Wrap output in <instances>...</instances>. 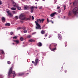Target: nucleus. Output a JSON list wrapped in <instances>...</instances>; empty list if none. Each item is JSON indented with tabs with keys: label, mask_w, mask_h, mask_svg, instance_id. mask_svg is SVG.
Masks as SVG:
<instances>
[{
	"label": "nucleus",
	"mask_w": 78,
	"mask_h": 78,
	"mask_svg": "<svg viewBox=\"0 0 78 78\" xmlns=\"http://www.w3.org/2000/svg\"><path fill=\"white\" fill-rule=\"evenodd\" d=\"M44 20H45L44 19H38L37 20V21H35L36 25L37 26V27H36V29H40V30H41V26H40V25L39 24L38 22H39L40 21V23H43Z\"/></svg>",
	"instance_id": "nucleus-1"
},
{
	"label": "nucleus",
	"mask_w": 78,
	"mask_h": 78,
	"mask_svg": "<svg viewBox=\"0 0 78 78\" xmlns=\"http://www.w3.org/2000/svg\"><path fill=\"white\" fill-rule=\"evenodd\" d=\"M12 67H11L9 69L8 74L9 76L10 75V74L12 73V74H13V77H15L16 76V73H15V71H12Z\"/></svg>",
	"instance_id": "nucleus-2"
},
{
	"label": "nucleus",
	"mask_w": 78,
	"mask_h": 78,
	"mask_svg": "<svg viewBox=\"0 0 78 78\" xmlns=\"http://www.w3.org/2000/svg\"><path fill=\"white\" fill-rule=\"evenodd\" d=\"M78 8L77 7L75 8L73 10V12L74 15H75V16H76L77 14H78Z\"/></svg>",
	"instance_id": "nucleus-3"
},
{
	"label": "nucleus",
	"mask_w": 78,
	"mask_h": 78,
	"mask_svg": "<svg viewBox=\"0 0 78 78\" xmlns=\"http://www.w3.org/2000/svg\"><path fill=\"white\" fill-rule=\"evenodd\" d=\"M6 12L9 16H12V14L11 13L9 9H7L6 10Z\"/></svg>",
	"instance_id": "nucleus-4"
},
{
	"label": "nucleus",
	"mask_w": 78,
	"mask_h": 78,
	"mask_svg": "<svg viewBox=\"0 0 78 78\" xmlns=\"http://www.w3.org/2000/svg\"><path fill=\"white\" fill-rule=\"evenodd\" d=\"M25 15L23 14H21L20 16V19H21V20H24L25 18V17H24V16Z\"/></svg>",
	"instance_id": "nucleus-5"
},
{
	"label": "nucleus",
	"mask_w": 78,
	"mask_h": 78,
	"mask_svg": "<svg viewBox=\"0 0 78 78\" xmlns=\"http://www.w3.org/2000/svg\"><path fill=\"white\" fill-rule=\"evenodd\" d=\"M30 9V7L28 5H25L24 6V10H28Z\"/></svg>",
	"instance_id": "nucleus-6"
},
{
	"label": "nucleus",
	"mask_w": 78,
	"mask_h": 78,
	"mask_svg": "<svg viewBox=\"0 0 78 78\" xmlns=\"http://www.w3.org/2000/svg\"><path fill=\"white\" fill-rule=\"evenodd\" d=\"M39 62V59L38 58H36L35 61V65L37 66V64Z\"/></svg>",
	"instance_id": "nucleus-7"
},
{
	"label": "nucleus",
	"mask_w": 78,
	"mask_h": 78,
	"mask_svg": "<svg viewBox=\"0 0 78 78\" xmlns=\"http://www.w3.org/2000/svg\"><path fill=\"white\" fill-rule=\"evenodd\" d=\"M58 39H59L60 40H61V39L62 38V37L61 34H58Z\"/></svg>",
	"instance_id": "nucleus-8"
},
{
	"label": "nucleus",
	"mask_w": 78,
	"mask_h": 78,
	"mask_svg": "<svg viewBox=\"0 0 78 78\" xmlns=\"http://www.w3.org/2000/svg\"><path fill=\"white\" fill-rule=\"evenodd\" d=\"M56 14V12H55L51 14L50 15L51 17H54V16H55V15Z\"/></svg>",
	"instance_id": "nucleus-9"
},
{
	"label": "nucleus",
	"mask_w": 78,
	"mask_h": 78,
	"mask_svg": "<svg viewBox=\"0 0 78 78\" xmlns=\"http://www.w3.org/2000/svg\"><path fill=\"white\" fill-rule=\"evenodd\" d=\"M31 19V16H30L29 18H26L25 17V18H24V20H30V19Z\"/></svg>",
	"instance_id": "nucleus-10"
},
{
	"label": "nucleus",
	"mask_w": 78,
	"mask_h": 78,
	"mask_svg": "<svg viewBox=\"0 0 78 78\" xmlns=\"http://www.w3.org/2000/svg\"><path fill=\"white\" fill-rule=\"evenodd\" d=\"M42 44L40 42H39L37 44V45H38V46L39 47H41V46H42Z\"/></svg>",
	"instance_id": "nucleus-11"
},
{
	"label": "nucleus",
	"mask_w": 78,
	"mask_h": 78,
	"mask_svg": "<svg viewBox=\"0 0 78 78\" xmlns=\"http://www.w3.org/2000/svg\"><path fill=\"white\" fill-rule=\"evenodd\" d=\"M12 4L14 7H17V4H16V3H15L14 2H12Z\"/></svg>",
	"instance_id": "nucleus-12"
},
{
	"label": "nucleus",
	"mask_w": 78,
	"mask_h": 78,
	"mask_svg": "<svg viewBox=\"0 0 78 78\" xmlns=\"http://www.w3.org/2000/svg\"><path fill=\"white\" fill-rule=\"evenodd\" d=\"M19 76H22V75H24V73H19Z\"/></svg>",
	"instance_id": "nucleus-13"
},
{
	"label": "nucleus",
	"mask_w": 78,
	"mask_h": 78,
	"mask_svg": "<svg viewBox=\"0 0 78 78\" xmlns=\"http://www.w3.org/2000/svg\"><path fill=\"white\" fill-rule=\"evenodd\" d=\"M29 42H35V40L31 39L29 40Z\"/></svg>",
	"instance_id": "nucleus-14"
},
{
	"label": "nucleus",
	"mask_w": 78,
	"mask_h": 78,
	"mask_svg": "<svg viewBox=\"0 0 78 78\" xmlns=\"http://www.w3.org/2000/svg\"><path fill=\"white\" fill-rule=\"evenodd\" d=\"M72 15V12L71 11H70L68 13V16H71Z\"/></svg>",
	"instance_id": "nucleus-15"
},
{
	"label": "nucleus",
	"mask_w": 78,
	"mask_h": 78,
	"mask_svg": "<svg viewBox=\"0 0 78 78\" xmlns=\"http://www.w3.org/2000/svg\"><path fill=\"white\" fill-rule=\"evenodd\" d=\"M2 20L3 22H5V18L4 17H2Z\"/></svg>",
	"instance_id": "nucleus-16"
},
{
	"label": "nucleus",
	"mask_w": 78,
	"mask_h": 78,
	"mask_svg": "<svg viewBox=\"0 0 78 78\" xmlns=\"http://www.w3.org/2000/svg\"><path fill=\"white\" fill-rule=\"evenodd\" d=\"M11 10H12L13 11H16V8L14 7H12L11 8Z\"/></svg>",
	"instance_id": "nucleus-17"
},
{
	"label": "nucleus",
	"mask_w": 78,
	"mask_h": 78,
	"mask_svg": "<svg viewBox=\"0 0 78 78\" xmlns=\"http://www.w3.org/2000/svg\"><path fill=\"white\" fill-rule=\"evenodd\" d=\"M47 20L48 21V23L49 22H51L52 23H54L53 21H52L51 20L50 21L48 20V19H47Z\"/></svg>",
	"instance_id": "nucleus-18"
},
{
	"label": "nucleus",
	"mask_w": 78,
	"mask_h": 78,
	"mask_svg": "<svg viewBox=\"0 0 78 78\" xmlns=\"http://www.w3.org/2000/svg\"><path fill=\"white\" fill-rule=\"evenodd\" d=\"M45 32L44 30H42L41 31V33L42 34H45Z\"/></svg>",
	"instance_id": "nucleus-19"
},
{
	"label": "nucleus",
	"mask_w": 78,
	"mask_h": 78,
	"mask_svg": "<svg viewBox=\"0 0 78 78\" xmlns=\"http://www.w3.org/2000/svg\"><path fill=\"white\" fill-rule=\"evenodd\" d=\"M6 26H10V24L9 23H7L5 24Z\"/></svg>",
	"instance_id": "nucleus-20"
},
{
	"label": "nucleus",
	"mask_w": 78,
	"mask_h": 78,
	"mask_svg": "<svg viewBox=\"0 0 78 78\" xmlns=\"http://www.w3.org/2000/svg\"><path fill=\"white\" fill-rule=\"evenodd\" d=\"M20 40L21 41H23V37H21L20 38Z\"/></svg>",
	"instance_id": "nucleus-21"
},
{
	"label": "nucleus",
	"mask_w": 78,
	"mask_h": 78,
	"mask_svg": "<svg viewBox=\"0 0 78 78\" xmlns=\"http://www.w3.org/2000/svg\"><path fill=\"white\" fill-rule=\"evenodd\" d=\"M16 8H17L18 9H19V10L21 9V8H20V7H18V6H17Z\"/></svg>",
	"instance_id": "nucleus-22"
},
{
	"label": "nucleus",
	"mask_w": 78,
	"mask_h": 78,
	"mask_svg": "<svg viewBox=\"0 0 78 78\" xmlns=\"http://www.w3.org/2000/svg\"><path fill=\"white\" fill-rule=\"evenodd\" d=\"M56 48H55L52 49L51 50V51H54V50H56Z\"/></svg>",
	"instance_id": "nucleus-23"
},
{
	"label": "nucleus",
	"mask_w": 78,
	"mask_h": 78,
	"mask_svg": "<svg viewBox=\"0 0 78 78\" xmlns=\"http://www.w3.org/2000/svg\"><path fill=\"white\" fill-rule=\"evenodd\" d=\"M34 8H35L34 7L32 6L30 7V9H34Z\"/></svg>",
	"instance_id": "nucleus-24"
},
{
	"label": "nucleus",
	"mask_w": 78,
	"mask_h": 78,
	"mask_svg": "<svg viewBox=\"0 0 78 78\" xmlns=\"http://www.w3.org/2000/svg\"><path fill=\"white\" fill-rule=\"evenodd\" d=\"M16 44H19V41L18 40H16Z\"/></svg>",
	"instance_id": "nucleus-25"
},
{
	"label": "nucleus",
	"mask_w": 78,
	"mask_h": 78,
	"mask_svg": "<svg viewBox=\"0 0 78 78\" xmlns=\"http://www.w3.org/2000/svg\"><path fill=\"white\" fill-rule=\"evenodd\" d=\"M65 47H66V46H67V42H65Z\"/></svg>",
	"instance_id": "nucleus-26"
},
{
	"label": "nucleus",
	"mask_w": 78,
	"mask_h": 78,
	"mask_svg": "<svg viewBox=\"0 0 78 78\" xmlns=\"http://www.w3.org/2000/svg\"><path fill=\"white\" fill-rule=\"evenodd\" d=\"M23 29L24 30H25L26 29V28L25 27H23Z\"/></svg>",
	"instance_id": "nucleus-27"
},
{
	"label": "nucleus",
	"mask_w": 78,
	"mask_h": 78,
	"mask_svg": "<svg viewBox=\"0 0 78 78\" xmlns=\"http://www.w3.org/2000/svg\"><path fill=\"white\" fill-rule=\"evenodd\" d=\"M17 38V36H15L14 37H13V39H16Z\"/></svg>",
	"instance_id": "nucleus-28"
},
{
	"label": "nucleus",
	"mask_w": 78,
	"mask_h": 78,
	"mask_svg": "<svg viewBox=\"0 0 78 78\" xmlns=\"http://www.w3.org/2000/svg\"><path fill=\"white\" fill-rule=\"evenodd\" d=\"M23 33H27V30H24Z\"/></svg>",
	"instance_id": "nucleus-29"
},
{
	"label": "nucleus",
	"mask_w": 78,
	"mask_h": 78,
	"mask_svg": "<svg viewBox=\"0 0 78 78\" xmlns=\"http://www.w3.org/2000/svg\"><path fill=\"white\" fill-rule=\"evenodd\" d=\"M1 51H2V54H4V51H3V50H1Z\"/></svg>",
	"instance_id": "nucleus-30"
},
{
	"label": "nucleus",
	"mask_w": 78,
	"mask_h": 78,
	"mask_svg": "<svg viewBox=\"0 0 78 78\" xmlns=\"http://www.w3.org/2000/svg\"><path fill=\"white\" fill-rule=\"evenodd\" d=\"M13 34H14V32H10V34L11 35H12Z\"/></svg>",
	"instance_id": "nucleus-31"
},
{
	"label": "nucleus",
	"mask_w": 78,
	"mask_h": 78,
	"mask_svg": "<svg viewBox=\"0 0 78 78\" xmlns=\"http://www.w3.org/2000/svg\"><path fill=\"white\" fill-rule=\"evenodd\" d=\"M31 37V36L30 35H29L27 36V38H30Z\"/></svg>",
	"instance_id": "nucleus-32"
},
{
	"label": "nucleus",
	"mask_w": 78,
	"mask_h": 78,
	"mask_svg": "<svg viewBox=\"0 0 78 78\" xmlns=\"http://www.w3.org/2000/svg\"><path fill=\"white\" fill-rule=\"evenodd\" d=\"M7 64H11V62H10V61H8Z\"/></svg>",
	"instance_id": "nucleus-33"
},
{
	"label": "nucleus",
	"mask_w": 78,
	"mask_h": 78,
	"mask_svg": "<svg viewBox=\"0 0 78 78\" xmlns=\"http://www.w3.org/2000/svg\"><path fill=\"white\" fill-rule=\"evenodd\" d=\"M20 29H22V27H20L17 28V30H20Z\"/></svg>",
	"instance_id": "nucleus-34"
},
{
	"label": "nucleus",
	"mask_w": 78,
	"mask_h": 78,
	"mask_svg": "<svg viewBox=\"0 0 78 78\" xmlns=\"http://www.w3.org/2000/svg\"><path fill=\"white\" fill-rule=\"evenodd\" d=\"M32 20H33L34 19V17H33V16H32Z\"/></svg>",
	"instance_id": "nucleus-35"
},
{
	"label": "nucleus",
	"mask_w": 78,
	"mask_h": 78,
	"mask_svg": "<svg viewBox=\"0 0 78 78\" xmlns=\"http://www.w3.org/2000/svg\"><path fill=\"white\" fill-rule=\"evenodd\" d=\"M58 13H60V12H61V10H58Z\"/></svg>",
	"instance_id": "nucleus-36"
},
{
	"label": "nucleus",
	"mask_w": 78,
	"mask_h": 78,
	"mask_svg": "<svg viewBox=\"0 0 78 78\" xmlns=\"http://www.w3.org/2000/svg\"><path fill=\"white\" fill-rule=\"evenodd\" d=\"M32 63H33V64H34V65H35V62H34V61H32Z\"/></svg>",
	"instance_id": "nucleus-37"
},
{
	"label": "nucleus",
	"mask_w": 78,
	"mask_h": 78,
	"mask_svg": "<svg viewBox=\"0 0 78 78\" xmlns=\"http://www.w3.org/2000/svg\"><path fill=\"white\" fill-rule=\"evenodd\" d=\"M12 12H13V14H16V12L15 11H12Z\"/></svg>",
	"instance_id": "nucleus-38"
},
{
	"label": "nucleus",
	"mask_w": 78,
	"mask_h": 78,
	"mask_svg": "<svg viewBox=\"0 0 78 78\" xmlns=\"http://www.w3.org/2000/svg\"><path fill=\"white\" fill-rule=\"evenodd\" d=\"M59 8H60V7H59V6L57 7V9H59Z\"/></svg>",
	"instance_id": "nucleus-39"
},
{
	"label": "nucleus",
	"mask_w": 78,
	"mask_h": 78,
	"mask_svg": "<svg viewBox=\"0 0 78 78\" xmlns=\"http://www.w3.org/2000/svg\"><path fill=\"white\" fill-rule=\"evenodd\" d=\"M2 2L0 1V5H2Z\"/></svg>",
	"instance_id": "nucleus-40"
},
{
	"label": "nucleus",
	"mask_w": 78,
	"mask_h": 78,
	"mask_svg": "<svg viewBox=\"0 0 78 78\" xmlns=\"http://www.w3.org/2000/svg\"><path fill=\"white\" fill-rule=\"evenodd\" d=\"M47 35H48L47 34H46L45 35V37H47Z\"/></svg>",
	"instance_id": "nucleus-41"
},
{
	"label": "nucleus",
	"mask_w": 78,
	"mask_h": 78,
	"mask_svg": "<svg viewBox=\"0 0 78 78\" xmlns=\"http://www.w3.org/2000/svg\"><path fill=\"white\" fill-rule=\"evenodd\" d=\"M15 18L16 19H18V17L17 16L15 17Z\"/></svg>",
	"instance_id": "nucleus-42"
},
{
	"label": "nucleus",
	"mask_w": 78,
	"mask_h": 78,
	"mask_svg": "<svg viewBox=\"0 0 78 78\" xmlns=\"http://www.w3.org/2000/svg\"><path fill=\"white\" fill-rule=\"evenodd\" d=\"M65 9H66V6H64V11H65Z\"/></svg>",
	"instance_id": "nucleus-43"
},
{
	"label": "nucleus",
	"mask_w": 78,
	"mask_h": 78,
	"mask_svg": "<svg viewBox=\"0 0 78 78\" xmlns=\"http://www.w3.org/2000/svg\"><path fill=\"white\" fill-rule=\"evenodd\" d=\"M33 12V10H31V11H30V12Z\"/></svg>",
	"instance_id": "nucleus-44"
},
{
	"label": "nucleus",
	"mask_w": 78,
	"mask_h": 78,
	"mask_svg": "<svg viewBox=\"0 0 78 78\" xmlns=\"http://www.w3.org/2000/svg\"><path fill=\"white\" fill-rule=\"evenodd\" d=\"M51 44H50V45L49 46V48L50 49H51V48H50V46H51Z\"/></svg>",
	"instance_id": "nucleus-45"
},
{
	"label": "nucleus",
	"mask_w": 78,
	"mask_h": 78,
	"mask_svg": "<svg viewBox=\"0 0 78 78\" xmlns=\"http://www.w3.org/2000/svg\"><path fill=\"white\" fill-rule=\"evenodd\" d=\"M57 44H55V45H54V47H56V45Z\"/></svg>",
	"instance_id": "nucleus-46"
},
{
	"label": "nucleus",
	"mask_w": 78,
	"mask_h": 78,
	"mask_svg": "<svg viewBox=\"0 0 78 78\" xmlns=\"http://www.w3.org/2000/svg\"><path fill=\"white\" fill-rule=\"evenodd\" d=\"M67 72V70H65V73H66Z\"/></svg>",
	"instance_id": "nucleus-47"
},
{
	"label": "nucleus",
	"mask_w": 78,
	"mask_h": 78,
	"mask_svg": "<svg viewBox=\"0 0 78 78\" xmlns=\"http://www.w3.org/2000/svg\"><path fill=\"white\" fill-rule=\"evenodd\" d=\"M73 4H75V3H76V2H73Z\"/></svg>",
	"instance_id": "nucleus-48"
},
{
	"label": "nucleus",
	"mask_w": 78,
	"mask_h": 78,
	"mask_svg": "<svg viewBox=\"0 0 78 78\" xmlns=\"http://www.w3.org/2000/svg\"><path fill=\"white\" fill-rule=\"evenodd\" d=\"M39 9H42V7H40L39 8Z\"/></svg>",
	"instance_id": "nucleus-49"
},
{
	"label": "nucleus",
	"mask_w": 78,
	"mask_h": 78,
	"mask_svg": "<svg viewBox=\"0 0 78 78\" xmlns=\"http://www.w3.org/2000/svg\"><path fill=\"white\" fill-rule=\"evenodd\" d=\"M44 27H45V26H43L42 27L44 28Z\"/></svg>",
	"instance_id": "nucleus-50"
},
{
	"label": "nucleus",
	"mask_w": 78,
	"mask_h": 78,
	"mask_svg": "<svg viewBox=\"0 0 78 78\" xmlns=\"http://www.w3.org/2000/svg\"><path fill=\"white\" fill-rule=\"evenodd\" d=\"M35 8L36 9H37V7H36Z\"/></svg>",
	"instance_id": "nucleus-51"
},
{
	"label": "nucleus",
	"mask_w": 78,
	"mask_h": 78,
	"mask_svg": "<svg viewBox=\"0 0 78 78\" xmlns=\"http://www.w3.org/2000/svg\"><path fill=\"white\" fill-rule=\"evenodd\" d=\"M13 41H14V42H16V41H15V40H13Z\"/></svg>",
	"instance_id": "nucleus-52"
},
{
	"label": "nucleus",
	"mask_w": 78,
	"mask_h": 78,
	"mask_svg": "<svg viewBox=\"0 0 78 78\" xmlns=\"http://www.w3.org/2000/svg\"><path fill=\"white\" fill-rule=\"evenodd\" d=\"M12 44H13V45H14V43H12Z\"/></svg>",
	"instance_id": "nucleus-53"
},
{
	"label": "nucleus",
	"mask_w": 78,
	"mask_h": 78,
	"mask_svg": "<svg viewBox=\"0 0 78 78\" xmlns=\"http://www.w3.org/2000/svg\"><path fill=\"white\" fill-rule=\"evenodd\" d=\"M22 1H25V0H22Z\"/></svg>",
	"instance_id": "nucleus-54"
},
{
	"label": "nucleus",
	"mask_w": 78,
	"mask_h": 78,
	"mask_svg": "<svg viewBox=\"0 0 78 78\" xmlns=\"http://www.w3.org/2000/svg\"><path fill=\"white\" fill-rule=\"evenodd\" d=\"M36 0V1H38V0Z\"/></svg>",
	"instance_id": "nucleus-55"
},
{
	"label": "nucleus",
	"mask_w": 78,
	"mask_h": 78,
	"mask_svg": "<svg viewBox=\"0 0 78 78\" xmlns=\"http://www.w3.org/2000/svg\"><path fill=\"white\" fill-rule=\"evenodd\" d=\"M43 1H45V0H42Z\"/></svg>",
	"instance_id": "nucleus-56"
},
{
	"label": "nucleus",
	"mask_w": 78,
	"mask_h": 78,
	"mask_svg": "<svg viewBox=\"0 0 78 78\" xmlns=\"http://www.w3.org/2000/svg\"><path fill=\"white\" fill-rule=\"evenodd\" d=\"M37 4V3H35V4Z\"/></svg>",
	"instance_id": "nucleus-57"
},
{
	"label": "nucleus",
	"mask_w": 78,
	"mask_h": 78,
	"mask_svg": "<svg viewBox=\"0 0 78 78\" xmlns=\"http://www.w3.org/2000/svg\"><path fill=\"white\" fill-rule=\"evenodd\" d=\"M65 17H66V16H64V18H65Z\"/></svg>",
	"instance_id": "nucleus-58"
},
{
	"label": "nucleus",
	"mask_w": 78,
	"mask_h": 78,
	"mask_svg": "<svg viewBox=\"0 0 78 78\" xmlns=\"http://www.w3.org/2000/svg\"><path fill=\"white\" fill-rule=\"evenodd\" d=\"M51 19H53V18H51Z\"/></svg>",
	"instance_id": "nucleus-59"
},
{
	"label": "nucleus",
	"mask_w": 78,
	"mask_h": 78,
	"mask_svg": "<svg viewBox=\"0 0 78 78\" xmlns=\"http://www.w3.org/2000/svg\"><path fill=\"white\" fill-rule=\"evenodd\" d=\"M49 37V38H50V37Z\"/></svg>",
	"instance_id": "nucleus-60"
},
{
	"label": "nucleus",
	"mask_w": 78,
	"mask_h": 78,
	"mask_svg": "<svg viewBox=\"0 0 78 78\" xmlns=\"http://www.w3.org/2000/svg\"><path fill=\"white\" fill-rule=\"evenodd\" d=\"M27 74H28V73Z\"/></svg>",
	"instance_id": "nucleus-61"
},
{
	"label": "nucleus",
	"mask_w": 78,
	"mask_h": 78,
	"mask_svg": "<svg viewBox=\"0 0 78 78\" xmlns=\"http://www.w3.org/2000/svg\"><path fill=\"white\" fill-rule=\"evenodd\" d=\"M44 39H45V38H44Z\"/></svg>",
	"instance_id": "nucleus-62"
}]
</instances>
